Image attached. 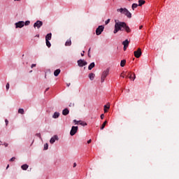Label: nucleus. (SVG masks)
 <instances>
[{
  "label": "nucleus",
  "mask_w": 179,
  "mask_h": 179,
  "mask_svg": "<svg viewBox=\"0 0 179 179\" xmlns=\"http://www.w3.org/2000/svg\"><path fill=\"white\" fill-rule=\"evenodd\" d=\"M88 57H90V48L89 50H88Z\"/></svg>",
  "instance_id": "nucleus-42"
},
{
  "label": "nucleus",
  "mask_w": 179,
  "mask_h": 179,
  "mask_svg": "<svg viewBox=\"0 0 179 179\" xmlns=\"http://www.w3.org/2000/svg\"><path fill=\"white\" fill-rule=\"evenodd\" d=\"M48 149V143H45L44 145V150H47Z\"/></svg>",
  "instance_id": "nucleus-28"
},
{
  "label": "nucleus",
  "mask_w": 179,
  "mask_h": 179,
  "mask_svg": "<svg viewBox=\"0 0 179 179\" xmlns=\"http://www.w3.org/2000/svg\"><path fill=\"white\" fill-rule=\"evenodd\" d=\"M128 1H132V0H128Z\"/></svg>",
  "instance_id": "nucleus-53"
},
{
  "label": "nucleus",
  "mask_w": 179,
  "mask_h": 179,
  "mask_svg": "<svg viewBox=\"0 0 179 179\" xmlns=\"http://www.w3.org/2000/svg\"><path fill=\"white\" fill-rule=\"evenodd\" d=\"M67 86L69 87V86H71V83L67 84Z\"/></svg>",
  "instance_id": "nucleus-50"
},
{
  "label": "nucleus",
  "mask_w": 179,
  "mask_h": 179,
  "mask_svg": "<svg viewBox=\"0 0 179 179\" xmlns=\"http://www.w3.org/2000/svg\"><path fill=\"white\" fill-rule=\"evenodd\" d=\"M87 143H92V139L88 140Z\"/></svg>",
  "instance_id": "nucleus-43"
},
{
  "label": "nucleus",
  "mask_w": 179,
  "mask_h": 179,
  "mask_svg": "<svg viewBox=\"0 0 179 179\" xmlns=\"http://www.w3.org/2000/svg\"><path fill=\"white\" fill-rule=\"evenodd\" d=\"M76 132H78V127L73 126L70 131V135L71 136H73V135H75Z\"/></svg>",
  "instance_id": "nucleus-8"
},
{
  "label": "nucleus",
  "mask_w": 179,
  "mask_h": 179,
  "mask_svg": "<svg viewBox=\"0 0 179 179\" xmlns=\"http://www.w3.org/2000/svg\"><path fill=\"white\" fill-rule=\"evenodd\" d=\"M110 19H108L106 22H105V24H108V23H110Z\"/></svg>",
  "instance_id": "nucleus-31"
},
{
  "label": "nucleus",
  "mask_w": 179,
  "mask_h": 179,
  "mask_svg": "<svg viewBox=\"0 0 179 179\" xmlns=\"http://www.w3.org/2000/svg\"><path fill=\"white\" fill-rule=\"evenodd\" d=\"M117 12H120L122 15H124V16H127L129 19H131L132 17V14L128 9L125 8H117Z\"/></svg>",
  "instance_id": "nucleus-2"
},
{
  "label": "nucleus",
  "mask_w": 179,
  "mask_h": 179,
  "mask_svg": "<svg viewBox=\"0 0 179 179\" xmlns=\"http://www.w3.org/2000/svg\"><path fill=\"white\" fill-rule=\"evenodd\" d=\"M39 36L38 35H36V37H38Z\"/></svg>",
  "instance_id": "nucleus-52"
},
{
  "label": "nucleus",
  "mask_w": 179,
  "mask_h": 179,
  "mask_svg": "<svg viewBox=\"0 0 179 179\" xmlns=\"http://www.w3.org/2000/svg\"><path fill=\"white\" fill-rule=\"evenodd\" d=\"M76 166H77V164H76V163L75 162V163L73 164V167H76Z\"/></svg>",
  "instance_id": "nucleus-46"
},
{
  "label": "nucleus",
  "mask_w": 179,
  "mask_h": 179,
  "mask_svg": "<svg viewBox=\"0 0 179 179\" xmlns=\"http://www.w3.org/2000/svg\"><path fill=\"white\" fill-rule=\"evenodd\" d=\"M146 1L145 0H138V6H142V5H145Z\"/></svg>",
  "instance_id": "nucleus-16"
},
{
  "label": "nucleus",
  "mask_w": 179,
  "mask_h": 179,
  "mask_svg": "<svg viewBox=\"0 0 179 179\" xmlns=\"http://www.w3.org/2000/svg\"><path fill=\"white\" fill-rule=\"evenodd\" d=\"M108 110H107L106 108H104V113H108Z\"/></svg>",
  "instance_id": "nucleus-45"
},
{
  "label": "nucleus",
  "mask_w": 179,
  "mask_h": 179,
  "mask_svg": "<svg viewBox=\"0 0 179 179\" xmlns=\"http://www.w3.org/2000/svg\"><path fill=\"white\" fill-rule=\"evenodd\" d=\"M94 66H95L94 62L91 63L88 66L89 71H92V69H93Z\"/></svg>",
  "instance_id": "nucleus-17"
},
{
  "label": "nucleus",
  "mask_w": 179,
  "mask_h": 179,
  "mask_svg": "<svg viewBox=\"0 0 179 179\" xmlns=\"http://www.w3.org/2000/svg\"><path fill=\"white\" fill-rule=\"evenodd\" d=\"M15 26L16 29H22L24 26V22L19 21L15 24Z\"/></svg>",
  "instance_id": "nucleus-7"
},
{
  "label": "nucleus",
  "mask_w": 179,
  "mask_h": 179,
  "mask_svg": "<svg viewBox=\"0 0 179 179\" xmlns=\"http://www.w3.org/2000/svg\"><path fill=\"white\" fill-rule=\"evenodd\" d=\"M46 41V45L50 48L51 47V43H50V41Z\"/></svg>",
  "instance_id": "nucleus-26"
},
{
  "label": "nucleus",
  "mask_w": 179,
  "mask_h": 179,
  "mask_svg": "<svg viewBox=\"0 0 179 179\" xmlns=\"http://www.w3.org/2000/svg\"><path fill=\"white\" fill-rule=\"evenodd\" d=\"M81 57H85V51H83V52L81 53Z\"/></svg>",
  "instance_id": "nucleus-39"
},
{
  "label": "nucleus",
  "mask_w": 179,
  "mask_h": 179,
  "mask_svg": "<svg viewBox=\"0 0 179 179\" xmlns=\"http://www.w3.org/2000/svg\"><path fill=\"white\" fill-rule=\"evenodd\" d=\"M36 136H38V138H40V139H41V134H36Z\"/></svg>",
  "instance_id": "nucleus-35"
},
{
  "label": "nucleus",
  "mask_w": 179,
  "mask_h": 179,
  "mask_svg": "<svg viewBox=\"0 0 179 179\" xmlns=\"http://www.w3.org/2000/svg\"><path fill=\"white\" fill-rule=\"evenodd\" d=\"M106 125H107V121H105L102 126L101 127V129H103V128H106Z\"/></svg>",
  "instance_id": "nucleus-25"
},
{
  "label": "nucleus",
  "mask_w": 179,
  "mask_h": 179,
  "mask_svg": "<svg viewBox=\"0 0 179 179\" xmlns=\"http://www.w3.org/2000/svg\"><path fill=\"white\" fill-rule=\"evenodd\" d=\"M73 122H76V124H78V121H76V120H74Z\"/></svg>",
  "instance_id": "nucleus-47"
},
{
  "label": "nucleus",
  "mask_w": 179,
  "mask_h": 179,
  "mask_svg": "<svg viewBox=\"0 0 179 179\" xmlns=\"http://www.w3.org/2000/svg\"><path fill=\"white\" fill-rule=\"evenodd\" d=\"M5 122H6V125L8 126V124H9V121H8V119L5 120Z\"/></svg>",
  "instance_id": "nucleus-34"
},
{
  "label": "nucleus",
  "mask_w": 179,
  "mask_h": 179,
  "mask_svg": "<svg viewBox=\"0 0 179 179\" xmlns=\"http://www.w3.org/2000/svg\"><path fill=\"white\" fill-rule=\"evenodd\" d=\"M136 8H138V4L137 3H133L131 6V8L133 9V10H135V9H136Z\"/></svg>",
  "instance_id": "nucleus-23"
},
{
  "label": "nucleus",
  "mask_w": 179,
  "mask_h": 179,
  "mask_svg": "<svg viewBox=\"0 0 179 179\" xmlns=\"http://www.w3.org/2000/svg\"><path fill=\"white\" fill-rule=\"evenodd\" d=\"M61 73V70L60 69H57L54 71V75L55 76H58Z\"/></svg>",
  "instance_id": "nucleus-19"
},
{
  "label": "nucleus",
  "mask_w": 179,
  "mask_h": 179,
  "mask_svg": "<svg viewBox=\"0 0 179 179\" xmlns=\"http://www.w3.org/2000/svg\"><path fill=\"white\" fill-rule=\"evenodd\" d=\"M134 54L136 58H141V55H142V50H141V48H138L137 50L134 52Z\"/></svg>",
  "instance_id": "nucleus-6"
},
{
  "label": "nucleus",
  "mask_w": 179,
  "mask_h": 179,
  "mask_svg": "<svg viewBox=\"0 0 179 179\" xmlns=\"http://www.w3.org/2000/svg\"><path fill=\"white\" fill-rule=\"evenodd\" d=\"M123 75H124V73H122L120 75V78H125V74H124V76H123Z\"/></svg>",
  "instance_id": "nucleus-36"
},
{
  "label": "nucleus",
  "mask_w": 179,
  "mask_h": 179,
  "mask_svg": "<svg viewBox=\"0 0 179 179\" xmlns=\"http://www.w3.org/2000/svg\"><path fill=\"white\" fill-rule=\"evenodd\" d=\"M6 87L7 90H9V83L6 84Z\"/></svg>",
  "instance_id": "nucleus-32"
},
{
  "label": "nucleus",
  "mask_w": 179,
  "mask_h": 179,
  "mask_svg": "<svg viewBox=\"0 0 179 179\" xmlns=\"http://www.w3.org/2000/svg\"><path fill=\"white\" fill-rule=\"evenodd\" d=\"M142 29H143V25H141V26L139 27V29H140V30H142Z\"/></svg>",
  "instance_id": "nucleus-40"
},
{
  "label": "nucleus",
  "mask_w": 179,
  "mask_h": 179,
  "mask_svg": "<svg viewBox=\"0 0 179 179\" xmlns=\"http://www.w3.org/2000/svg\"><path fill=\"white\" fill-rule=\"evenodd\" d=\"M41 26H43V22L40 21V20H38L37 22H36L34 24V27L36 29L38 28V29H40V27H41Z\"/></svg>",
  "instance_id": "nucleus-10"
},
{
  "label": "nucleus",
  "mask_w": 179,
  "mask_h": 179,
  "mask_svg": "<svg viewBox=\"0 0 179 179\" xmlns=\"http://www.w3.org/2000/svg\"><path fill=\"white\" fill-rule=\"evenodd\" d=\"M15 160H16V158L13 157L10 159V162H15Z\"/></svg>",
  "instance_id": "nucleus-30"
},
{
  "label": "nucleus",
  "mask_w": 179,
  "mask_h": 179,
  "mask_svg": "<svg viewBox=\"0 0 179 179\" xmlns=\"http://www.w3.org/2000/svg\"><path fill=\"white\" fill-rule=\"evenodd\" d=\"M104 108H107L108 110H109V108H110V105H108V106H107V105H105L104 106Z\"/></svg>",
  "instance_id": "nucleus-33"
},
{
  "label": "nucleus",
  "mask_w": 179,
  "mask_h": 179,
  "mask_svg": "<svg viewBox=\"0 0 179 179\" xmlns=\"http://www.w3.org/2000/svg\"><path fill=\"white\" fill-rule=\"evenodd\" d=\"M55 141H58V136H54L53 137H52L51 138H50V143H55Z\"/></svg>",
  "instance_id": "nucleus-11"
},
{
  "label": "nucleus",
  "mask_w": 179,
  "mask_h": 179,
  "mask_svg": "<svg viewBox=\"0 0 179 179\" xmlns=\"http://www.w3.org/2000/svg\"><path fill=\"white\" fill-rule=\"evenodd\" d=\"M125 64H127V60L125 59L122 60L120 62V66H122V68H124V66H125Z\"/></svg>",
  "instance_id": "nucleus-18"
},
{
  "label": "nucleus",
  "mask_w": 179,
  "mask_h": 179,
  "mask_svg": "<svg viewBox=\"0 0 179 179\" xmlns=\"http://www.w3.org/2000/svg\"><path fill=\"white\" fill-rule=\"evenodd\" d=\"M21 169H22V170H27V169H29V165H27V164H23L22 166H21Z\"/></svg>",
  "instance_id": "nucleus-21"
},
{
  "label": "nucleus",
  "mask_w": 179,
  "mask_h": 179,
  "mask_svg": "<svg viewBox=\"0 0 179 179\" xmlns=\"http://www.w3.org/2000/svg\"><path fill=\"white\" fill-rule=\"evenodd\" d=\"M127 48H128V46H124V48H123L124 51H126Z\"/></svg>",
  "instance_id": "nucleus-38"
},
{
  "label": "nucleus",
  "mask_w": 179,
  "mask_h": 179,
  "mask_svg": "<svg viewBox=\"0 0 179 179\" xmlns=\"http://www.w3.org/2000/svg\"><path fill=\"white\" fill-rule=\"evenodd\" d=\"M72 45V41H71V40L66 41V42L65 43V45L69 46V45Z\"/></svg>",
  "instance_id": "nucleus-22"
},
{
  "label": "nucleus",
  "mask_w": 179,
  "mask_h": 179,
  "mask_svg": "<svg viewBox=\"0 0 179 179\" xmlns=\"http://www.w3.org/2000/svg\"><path fill=\"white\" fill-rule=\"evenodd\" d=\"M95 76H96V75L94 74V73H90L88 75V77L90 78V80H93L94 79Z\"/></svg>",
  "instance_id": "nucleus-13"
},
{
  "label": "nucleus",
  "mask_w": 179,
  "mask_h": 179,
  "mask_svg": "<svg viewBox=\"0 0 179 179\" xmlns=\"http://www.w3.org/2000/svg\"><path fill=\"white\" fill-rule=\"evenodd\" d=\"M52 37V34L51 33L48 34L45 36V41H50V40H51Z\"/></svg>",
  "instance_id": "nucleus-12"
},
{
  "label": "nucleus",
  "mask_w": 179,
  "mask_h": 179,
  "mask_svg": "<svg viewBox=\"0 0 179 179\" xmlns=\"http://www.w3.org/2000/svg\"><path fill=\"white\" fill-rule=\"evenodd\" d=\"M3 145H4L5 148H8V144L7 143H4Z\"/></svg>",
  "instance_id": "nucleus-41"
},
{
  "label": "nucleus",
  "mask_w": 179,
  "mask_h": 179,
  "mask_svg": "<svg viewBox=\"0 0 179 179\" xmlns=\"http://www.w3.org/2000/svg\"><path fill=\"white\" fill-rule=\"evenodd\" d=\"M18 113H19L20 114H24V110H23V109H22V108H20V109L18 110Z\"/></svg>",
  "instance_id": "nucleus-27"
},
{
  "label": "nucleus",
  "mask_w": 179,
  "mask_h": 179,
  "mask_svg": "<svg viewBox=\"0 0 179 179\" xmlns=\"http://www.w3.org/2000/svg\"><path fill=\"white\" fill-rule=\"evenodd\" d=\"M78 66H80V67L85 66L87 65V62L85 60L80 59L78 61Z\"/></svg>",
  "instance_id": "nucleus-9"
},
{
  "label": "nucleus",
  "mask_w": 179,
  "mask_h": 179,
  "mask_svg": "<svg viewBox=\"0 0 179 179\" xmlns=\"http://www.w3.org/2000/svg\"><path fill=\"white\" fill-rule=\"evenodd\" d=\"M122 44L124 47H128V45H129V41H128V39H126L124 41L122 42Z\"/></svg>",
  "instance_id": "nucleus-15"
},
{
  "label": "nucleus",
  "mask_w": 179,
  "mask_h": 179,
  "mask_svg": "<svg viewBox=\"0 0 179 179\" xmlns=\"http://www.w3.org/2000/svg\"><path fill=\"white\" fill-rule=\"evenodd\" d=\"M8 169H9V164L7 165L6 170H8Z\"/></svg>",
  "instance_id": "nucleus-49"
},
{
  "label": "nucleus",
  "mask_w": 179,
  "mask_h": 179,
  "mask_svg": "<svg viewBox=\"0 0 179 179\" xmlns=\"http://www.w3.org/2000/svg\"><path fill=\"white\" fill-rule=\"evenodd\" d=\"M108 73H110V69H106L105 71L102 72L101 76V83H104V80H106V78L107 76H108Z\"/></svg>",
  "instance_id": "nucleus-3"
},
{
  "label": "nucleus",
  "mask_w": 179,
  "mask_h": 179,
  "mask_svg": "<svg viewBox=\"0 0 179 179\" xmlns=\"http://www.w3.org/2000/svg\"><path fill=\"white\" fill-rule=\"evenodd\" d=\"M124 76H126V78L127 79V78H129L131 80H135L136 76H135V73H132L131 72H128L127 71L124 73Z\"/></svg>",
  "instance_id": "nucleus-4"
},
{
  "label": "nucleus",
  "mask_w": 179,
  "mask_h": 179,
  "mask_svg": "<svg viewBox=\"0 0 179 179\" xmlns=\"http://www.w3.org/2000/svg\"><path fill=\"white\" fill-rule=\"evenodd\" d=\"M2 143V142L1 141H0V145Z\"/></svg>",
  "instance_id": "nucleus-51"
},
{
  "label": "nucleus",
  "mask_w": 179,
  "mask_h": 179,
  "mask_svg": "<svg viewBox=\"0 0 179 179\" xmlns=\"http://www.w3.org/2000/svg\"><path fill=\"white\" fill-rule=\"evenodd\" d=\"M79 124H80V125H83V127H86V125H87V122H82V121H80Z\"/></svg>",
  "instance_id": "nucleus-24"
},
{
  "label": "nucleus",
  "mask_w": 179,
  "mask_h": 179,
  "mask_svg": "<svg viewBox=\"0 0 179 179\" xmlns=\"http://www.w3.org/2000/svg\"><path fill=\"white\" fill-rule=\"evenodd\" d=\"M24 24L25 26H29V24H30V21H26L25 22H24Z\"/></svg>",
  "instance_id": "nucleus-29"
},
{
  "label": "nucleus",
  "mask_w": 179,
  "mask_h": 179,
  "mask_svg": "<svg viewBox=\"0 0 179 179\" xmlns=\"http://www.w3.org/2000/svg\"><path fill=\"white\" fill-rule=\"evenodd\" d=\"M63 115H68L69 114V110L68 108H65L62 110Z\"/></svg>",
  "instance_id": "nucleus-14"
},
{
  "label": "nucleus",
  "mask_w": 179,
  "mask_h": 179,
  "mask_svg": "<svg viewBox=\"0 0 179 179\" xmlns=\"http://www.w3.org/2000/svg\"><path fill=\"white\" fill-rule=\"evenodd\" d=\"M50 90V88H46L45 92H48Z\"/></svg>",
  "instance_id": "nucleus-48"
},
{
  "label": "nucleus",
  "mask_w": 179,
  "mask_h": 179,
  "mask_svg": "<svg viewBox=\"0 0 179 179\" xmlns=\"http://www.w3.org/2000/svg\"><path fill=\"white\" fill-rule=\"evenodd\" d=\"M104 119V114H101V120H103Z\"/></svg>",
  "instance_id": "nucleus-37"
},
{
  "label": "nucleus",
  "mask_w": 179,
  "mask_h": 179,
  "mask_svg": "<svg viewBox=\"0 0 179 179\" xmlns=\"http://www.w3.org/2000/svg\"><path fill=\"white\" fill-rule=\"evenodd\" d=\"M125 30L127 33H131V28L127 25V23L124 22H120L118 20H115V29L113 31L114 34H117V31H123Z\"/></svg>",
  "instance_id": "nucleus-1"
},
{
  "label": "nucleus",
  "mask_w": 179,
  "mask_h": 179,
  "mask_svg": "<svg viewBox=\"0 0 179 179\" xmlns=\"http://www.w3.org/2000/svg\"><path fill=\"white\" fill-rule=\"evenodd\" d=\"M36 66V64H32L31 68H34Z\"/></svg>",
  "instance_id": "nucleus-44"
},
{
  "label": "nucleus",
  "mask_w": 179,
  "mask_h": 179,
  "mask_svg": "<svg viewBox=\"0 0 179 179\" xmlns=\"http://www.w3.org/2000/svg\"><path fill=\"white\" fill-rule=\"evenodd\" d=\"M59 117V113L58 112H55L52 115V118H55V119L58 118Z\"/></svg>",
  "instance_id": "nucleus-20"
},
{
  "label": "nucleus",
  "mask_w": 179,
  "mask_h": 179,
  "mask_svg": "<svg viewBox=\"0 0 179 179\" xmlns=\"http://www.w3.org/2000/svg\"><path fill=\"white\" fill-rule=\"evenodd\" d=\"M103 31H104V26L103 25L99 26L98 28H96V36H100V34H101V33H103Z\"/></svg>",
  "instance_id": "nucleus-5"
}]
</instances>
